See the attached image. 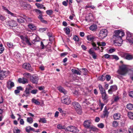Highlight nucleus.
Wrapping results in <instances>:
<instances>
[{
	"label": "nucleus",
	"instance_id": "obj_57",
	"mask_svg": "<svg viewBox=\"0 0 133 133\" xmlns=\"http://www.w3.org/2000/svg\"><path fill=\"white\" fill-rule=\"evenodd\" d=\"M73 39L75 41L78 42L79 41L78 37L76 36H74L73 37Z\"/></svg>",
	"mask_w": 133,
	"mask_h": 133
},
{
	"label": "nucleus",
	"instance_id": "obj_50",
	"mask_svg": "<svg viewBox=\"0 0 133 133\" xmlns=\"http://www.w3.org/2000/svg\"><path fill=\"white\" fill-rule=\"evenodd\" d=\"M129 133H133V127L131 126L128 129Z\"/></svg>",
	"mask_w": 133,
	"mask_h": 133
},
{
	"label": "nucleus",
	"instance_id": "obj_4",
	"mask_svg": "<svg viewBox=\"0 0 133 133\" xmlns=\"http://www.w3.org/2000/svg\"><path fill=\"white\" fill-rule=\"evenodd\" d=\"M72 104L77 112L79 114H81L82 112L81 107L79 103L74 102L72 103Z\"/></svg>",
	"mask_w": 133,
	"mask_h": 133
},
{
	"label": "nucleus",
	"instance_id": "obj_14",
	"mask_svg": "<svg viewBox=\"0 0 133 133\" xmlns=\"http://www.w3.org/2000/svg\"><path fill=\"white\" fill-rule=\"evenodd\" d=\"M18 81L20 83L25 84L28 83V79L24 77L22 78H19L18 79Z\"/></svg>",
	"mask_w": 133,
	"mask_h": 133
},
{
	"label": "nucleus",
	"instance_id": "obj_12",
	"mask_svg": "<svg viewBox=\"0 0 133 133\" xmlns=\"http://www.w3.org/2000/svg\"><path fill=\"white\" fill-rule=\"evenodd\" d=\"M91 122L90 120H86L84 122L83 125L86 128H89L91 125Z\"/></svg>",
	"mask_w": 133,
	"mask_h": 133
},
{
	"label": "nucleus",
	"instance_id": "obj_9",
	"mask_svg": "<svg viewBox=\"0 0 133 133\" xmlns=\"http://www.w3.org/2000/svg\"><path fill=\"white\" fill-rule=\"evenodd\" d=\"M23 68L31 72L33 70V69L31 67L30 65L28 63H24L22 66Z\"/></svg>",
	"mask_w": 133,
	"mask_h": 133
},
{
	"label": "nucleus",
	"instance_id": "obj_41",
	"mask_svg": "<svg viewBox=\"0 0 133 133\" xmlns=\"http://www.w3.org/2000/svg\"><path fill=\"white\" fill-rule=\"evenodd\" d=\"M35 5L37 6L38 8L42 9L43 6V5L42 4H39L38 3H36Z\"/></svg>",
	"mask_w": 133,
	"mask_h": 133
},
{
	"label": "nucleus",
	"instance_id": "obj_56",
	"mask_svg": "<svg viewBox=\"0 0 133 133\" xmlns=\"http://www.w3.org/2000/svg\"><path fill=\"white\" fill-rule=\"evenodd\" d=\"M38 90L37 89H34L32 90L31 92V93L33 94H36L37 93Z\"/></svg>",
	"mask_w": 133,
	"mask_h": 133
},
{
	"label": "nucleus",
	"instance_id": "obj_53",
	"mask_svg": "<svg viewBox=\"0 0 133 133\" xmlns=\"http://www.w3.org/2000/svg\"><path fill=\"white\" fill-rule=\"evenodd\" d=\"M98 127L100 128H103L104 127V125L102 123H101L97 125Z\"/></svg>",
	"mask_w": 133,
	"mask_h": 133
},
{
	"label": "nucleus",
	"instance_id": "obj_45",
	"mask_svg": "<svg viewBox=\"0 0 133 133\" xmlns=\"http://www.w3.org/2000/svg\"><path fill=\"white\" fill-rule=\"evenodd\" d=\"M15 57L17 58H19L21 56V55L20 53H15Z\"/></svg>",
	"mask_w": 133,
	"mask_h": 133
},
{
	"label": "nucleus",
	"instance_id": "obj_38",
	"mask_svg": "<svg viewBox=\"0 0 133 133\" xmlns=\"http://www.w3.org/2000/svg\"><path fill=\"white\" fill-rule=\"evenodd\" d=\"M64 30L67 34H69L70 32L69 29L68 28H65L64 29Z\"/></svg>",
	"mask_w": 133,
	"mask_h": 133
},
{
	"label": "nucleus",
	"instance_id": "obj_15",
	"mask_svg": "<svg viewBox=\"0 0 133 133\" xmlns=\"http://www.w3.org/2000/svg\"><path fill=\"white\" fill-rule=\"evenodd\" d=\"M25 130L26 132L29 133L31 131H34L35 129L30 126H27L25 127Z\"/></svg>",
	"mask_w": 133,
	"mask_h": 133
},
{
	"label": "nucleus",
	"instance_id": "obj_7",
	"mask_svg": "<svg viewBox=\"0 0 133 133\" xmlns=\"http://www.w3.org/2000/svg\"><path fill=\"white\" fill-rule=\"evenodd\" d=\"M66 129L70 132H78L79 131V130L77 128L71 125L68 127L66 128Z\"/></svg>",
	"mask_w": 133,
	"mask_h": 133
},
{
	"label": "nucleus",
	"instance_id": "obj_2",
	"mask_svg": "<svg viewBox=\"0 0 133 133\" xmlns=\"http://www.w3.org/2000/svg\"><path fill=\"white\" fill-rule=\"evenodd\" d=\"M119 69L118 70V73L122 75H125L128 72V69L126 66L124 65H122L119 67Z\"/></svg>",
	"mask_w": 133,
	"mask_h": 133
},
{
	"label": "nucleus",
	"instance_id": "obj_24",
	"mask_svg": "<svg viewBox=\"0 0 133 133\" xmlns=\"http://www.w3.org/2000/svg\"><path fill=\"white\" fill-rule=\"evenodd\" d=\"M89 129H91L90 131H92L94 132H97L98 131V129L92 125H91Z\"/></svg>",
	"mask_w": 133,
	"mask_h": 133
},
{
	"label": "nucleus",
	"instance_id": "obj_54",
	"mask_svg": "<svg viewBox=\"0 0 133 133\" xmlns=\"http://www.w3.org/2000/svg\"><path fill=\"white\" fill-rule=\"evenodd\" d=\"M47 28H41L39 30V31L41 32H42L45 31Z\"/></svg>",
	"mask_w": 133,
	"mask_h": 133
},
{
	"label": "nucleus",
	"instance_id": "obj_8",
	"mask_svg": "<svg viewBox=\"0 0 133 133\" xmlns=\"http://www.w3.org/2000/svg\"><path fill=\"white\" fill-rule=\"evenodd\" d=\"M127 39L129 43H133V34L127 31Z\"/></svg>",
	"mask_w": 133,
	"mask_h": 133
},
{
	"label": "nucleus",
	"instance_id": "obj_16",
	"mask_svg": "<svg viewBox=\"0 0 133 133\" xmlns=\"http://www.w3.org/2000/svg\"><path fill=\"white\" fill-rule=\"evenodd\" d=\"M58 90L61 92L63 93L64 94H65L67 93V91L62 87L61 86H59L57 87Z\"/></svg>",
	"mask_w": 133,
	"mask_h": 133
},
{
	"label": "nucleus",
	"instance_id": "obj_44",
	"mask_svg": "<svg viewBox=\"0 0 133 133\" xmlns=\"http://www.w3.org/2000/svg\"><path fill=\"white\" fill-rule=\"evenodd\" d=\"M46 13L48 15H50L53 13V11L51 10H48L46 11Z\"/></svg>",
	"mask_w": 133,
	"mask_h": 133
},
{
	"label": "nucleus",
	"instance_id": "obj_3",
	"mask_svg": "<svg viewBox=\"0 0 133 133\" xmlns=\"http://www.w3.org/2000/svg\"><path fill=\"white\" fill-rule=\"evenodd\" d=\"M108 33V32L106 29H101L100 31L98 37L100 39H103L106 37Z\"/></svg>",
	"mask_w": 133,
	"mask_h": 133
},
{
	"label": "nucleus",
	"instance_id": "obj_40",
	"mask_svg": "<svg viewBox=\"0 0 133 133\" xmlns=\"http://www.w3.org/2000/svg\"><path fill=\"white\" fill-rule=\"evenodd\" d=\"M110 89L113 91H115L117 89V87L116 85L111 86L110 87Z\"/></svg>",
	"mask_w": 133,
	"mask_h": 133
},
{
	"label": "nucleus",
	"instance_id": "obj_29",
	"mask_svg": "<svg viewBox=\"0 0 133 133\" xmlns=\"http://www.w3.org/2000/svg\"><path fill=\"white\" fill-rule=\"evenodd\" d=\"M29 28L32 30H34L36 29V27L33 24H29L28 25Z\"/></svg>",
	"mask_w": 133,
	"mask_h": 133
},
{
	"label": "nucleus",
	"instance_id": "obj_23",
	"mask_svg": "<svg viewBox=\"0 0 133 133\" xmlns=\"http://www.w3.org/2000/svg\"><path fill=\"white\" fill-rule=\"evenodd\" d=\"M97 28L96 25L93 24L91 25L89 28L90 30L92 31H95L96 30Z\"/></svg>",
	"mask_w": 133,
	"mask_h": 133
},
{
	"label": "nucleus",
	"instance_id": "obj_25",
	"mask_svg": "<svg viewBox=\"0 0 133 133\" xmlns=\"http://www.w3.org/2000/svg\"><path fill=\"white\" fill-rule=\"evenodd\" d=\"M101 94H102V99L104 100H105L107 99L108 96L106 94V92Z\"/></svg>",
	"mask_w": 133,
	"mask_h": 133
},
{
	"label": "nucleus",
	"instance_id": "obj_42",
	"mask_svg": "<svg viewBox=\"0 0 133 133\" xmlns=\"http://www.w3.org/2000/svg\"><path fill=\"white\" fill-rule=\"evenodd\" d=\"M75 96H78L81 94L80 92L77 90H75L73 92Z\"/></svg>",
	"mask_w": 133,
	"mask_h": 133
},
{
	"label": "nucleus",
	"instance_id": "obj_18",
	"mask_svg": "<svg viewBox=\"0 0 133 133\" xmlns=\"http://www.w3.org/2000/svg\"><path fill=\"white\" fill-rule=\"evenodd\" d=\"M9 26L12 27H15L17 25L16 22L14 21L11 20L9 22Z\"/></svg>",
	"mask_w": 133,
	"mask_h": 133
},
{
	"label": "nucleus",
	"instance_id": "obj_31",
	"mask_svg": "<svg viewBox=\"0 0 133 133\" xmlns=\"http://www.w3.org/2000/svg\"><path fill=\"white\" fill-rule=\"evenodd\" d=\"M13 130L14 133H20L21 132L20 130L17 127H14Z\"/></svg>",
	"mask_w": 133,
	"mask_h": 133
},
{
	"label": "nucleus",
	"instance_id": "obj_39",
	"mask_svg": "<svg viewBox=\"0 0 133 133\" xmlns=\"http://www.w3.org/2000/svg\"><path fill=\"white\" fill-rule=\"evenodd\" d=\"M23 75L25 77L28 78H29V77H30L31 76H30V73L28 72H26L25 73L23 74Z\"/></svg>",
	"mask_w": 133,
	"mask_h": 133
},
{
	"label": "nucleus",
	"instance_id": "obj_35",
	"mask_svg": "<svg viewBox=\"0 0 133 133\" xmlns=\"http://www.w3.org/2000/svg\"><path fill=\"white\" fill-rule=\"evenodd\" d=\"M64 126H62L61 124H58L57 126V128L58 129H64Z\"/></svg>",
	"mask_w": 133,
	"mask_h": 133
},
{
	"label": "nucleus",
	"instance_id": "obj_32",
	"mask_svg": "<svg viewBox=\"0 0 133 133\" xmlns=\"http://www.w3.org/2000/svg\"><path fill=\"white\" fill-rule=\"evenodd\" d=\"M35 38L33 39L32 41V42L33 43H34L35 42H38L39 41V38L38 36H37L36 35H35Z\"/></svg>",
	"mask_w": 133,
	"mask_h": 133
},
{
	"label": "nucleus",
	"instance_id": "obj_11",
	"mask_svg": "<svg viewBox=\"0 0 133 133\" xmlns=\"http://www.w3.org/2000/svg\"><path fill=\"white\" fill-rule=\"evenodd\" d=\"M20 37L23 42H25L28 45L30 46L31 45V43L30 42L29 39L27 36L24 37L23 36H21Z\"/></svg>",
	"mask_w": 133,
	"mask_h": 133
},
{
	"label": "nucleus",
	"instance_id": "obj_47",
	"mask_svg": "<svg viewBox=\"0 0 133 133\" xmlns=\"http://www.w3.org/2000/svg\"><path fill=\"white\" fill-rule=\"evenodd\" d=\"M46 50L48 52L51 51V46L49 45H47L46 47Z\"/></svg>",
	"mask_w": 133,
	"mask_h": 133
},
{
	"label": "nucleus",
	"instance_id": "obj_60",
	"mask_svg": "<svg viewBox=\"0 0 133 133\" xmlns=\"http://www.w3.org/2000/svg\"><path fill=\"white\" fill-rule=\"evenodd\" d=\"M20 124L22 125H23L24 124V121L23 119H21L19 121Z\"/></svg>",
	"mask_w": 133,
	"mask_h": 133
},
{
	"label": "nucleus",
	"instance_id": "obj_43",
	"mask_svg": "<svg viewBox=\"0 0 133 133\" xmlns=\"http://www.w3.org/2000/svg\"><path fill=\"white\" fill-rule=\"evenodd\" d=\"M97 44L99 46H104L106 45V43L104 42H97Z\"/></svg>",
	"mask_w": 133,
	"mask_h": 133
},
{
	"label": "nucleus",
	"instance_id": "obj_62",
	"mask_svg": "<svg viewBox=\"0 0 133 133\" xmlns=\"http://www.w3.org/2000/svg\"><path fill=\"white\" fill-rule=\"evenodd\" d=\"M129 95L130 97H133V91H130Z\"/></svg>",
	"mask_w": 133,
	"mask_h": 133
},
{
	"label": "nucleus",
	"instance_id": "obj_63",
	"mask_svg": "<svg viewBox=\"0 0 133 133\" xmlns=\"http://www.w3.org/2000/svg\"><path fill=\"white\" fill-rule=\"evenodd\" d=\"M59 114V112L58 111H56L54 117H55L57 118L58 117Z\"/></svg>",
	"mask_w": 133,
	"mask_h": 133
},
{
	"label": "nucleus",
	"instance_id": "obj_61",
	"mask_svg": "<svg viewBox=\"0 0 133 133\" xmlns=\"http://www.w3.org/2000/svg\"><path fill=\"white\" fill-rule=\"evenodd\" d=\"M2 9L4 10L6 12H8V8L4 6H2Z\"/></svg>",
	"mask_w": 133,
	"mask_h": 133
},
{
	"label": "nucleus",
	"instance_id": "obj_10",
	"mask_svg": "<svg viewBox=\"0 0 133 133\" xmlns=\"http://www.w3.org/2000/svg\"><path fill=\"white\" fill-rule=\"evenodd\" d=\"M39 78L38 76H33L30 77L31 82L33 83L37 84L38 83Z\"/></svg>",
	"mask_w": 133,
	"mask_h": 133
},
{
	"label": "nucleus",
	"instance_id": "obj_48",
	"mask_svg": "<svg viewBox=\"0 0 133 133\" xmlns=\"http://www.w3.org/2000/svg\"><path fill=\"white\" fill-rule=\"evenodd\" d=\"M105 78H106V79L107 81H109L111 79V77L109 75H107L105 76Z\"/></svg>",
	"mask_w": 133,
	"mask_h": 133
},
{
	"label": "nucleus",
	"instance_id": "obj_51",
	"mask_svg": "<svg viewBox=\"0 0 133 133\" xmlns=\"http://www.w3.org/2000/svg\"><path fill=\"white\" fill-rule=\"evenodd\" d=\"M118 122L116 121H114L112 123V125L114 127H116L118 125Z\"/></svg>",
	"mask_w": 133,
	"mask_h": 133
},
{
	"label": "nucleus",
	"instance_id": "obj_1",
	"mask_svg": "<svg viewBox=\"0 0 133 133\" xmlns=\"http://www.w3.org/2000/svg\"><path fill=\"white\" fill-rule=\"evenodd\" d=\"M114 33V36L115 39L114 42L118 46H120L123 42L122 37L124 36V33L122 29H120L115 31Z\"/></svg>",
	"mask_w": 133,
	"mask_h": 133
},
{
	"label": "nucleus",
	"instance_id": "obj_52",
	"mask_svg": "<svg viewBox=\"0 0 133 133\" xmlns=\"http://www.w3.org/2000/svg\"><path fill=\"white\" fill-rule=\"evenodd\" d=\"M99 79L100 81H103L105 79V76L103 75H102L101 76L99 77Z\"/></svg>",
	"mask_w": 133,
	"mask_h": 133
},
{
	"label": "nucleus",
	"instance_id": "obj_46",
	"mask_svg": "<svg viewBox=\"0 0 133 133\" xmlns=\"http://www.w3.org/2000/svg\"><path fill=\"white\" fill-rule=\"evenodd\" d=\"M16 17V15L12 13L11 12L9 11V17Z\"/></svg>",
	"mask_w": 133,
	"mask_h": 133
},
{
	"label": "nucleus",
	"instance_id": "obj_6",
	"mask_svg": "<svg viewBox=\"0 0 133 133\" xmlns=\"http://www.w3.org/2000/svg\"><path fill=\"white\" fill-rule=\"evenodd\" d=\"M61 101L62 103H63L68 105L70 104L71 100L70 99L69 97L66 95L62 98Z\"/></svg>",
	"mask_w": 133,
	"mask_h": 133
},
{
	"label": "nucleus",
	"instance_id": "obj_19",
	"mask_svg": "<svg viewBox=\"0 0 133 133\" xmlns=\"http://www.w3.org/2000/svg\"><path fill=\"white\" fill-rule=\"evenodd\" d=\"M91 99L90 98H88V99H85L84 101L83 102V103L84 104H86L88 105L91 103Z\"/></svg>",
	"mask_w": 133,
	"mask_h": 133
},
{
	"label": "nucleus",
	"instance_id": "obj_36",
	"mask_svg": "<svg viewBox=\"0 0 133 133\" xmlns=\"http://www.w3.org/2000/svg\"><path fill=\"white\" fill-rule=\"evenodd\" d=\"M128 116L130 118L133 119V113L130 112H129Z\"/></svg>",
	"mask_w": 133,
	"mask_h": 133
},
{
	"label": "nucleus",
	"instance_id": "obj_37",
	"mask_svg": "<svg viewBox=\"0 0 133 133\" xmlns=\"http://www.w3.org/2000/svg\"><path fill=\"white\" fill-rule=\"evenodd\" d=\"M39 122H41L42 123H44L46 122V120L45 118H40Z\"/></svg>",
	"mask_w": 133,
	"mask_h": 133
},
{
	"label": "nucleus",
	"instance_id": "obj_33",
	"mask_svg": "<svg viewBox=\"0 0 133 133\" xmlns=\"http://www.w3.org/2000/svg\"><path fill=\"white\" fill-rule=\"evenodd\" d=\"M127 108L129 110H132L133 109V105L130 103L128 104L127 105Z\"/></svg>",
	"mask_w": 133,
	"mask_h": 133
},
{
	"label": "nucleus",
	"instance_id": "obj_17",
	"mask_svg": "<svg viewBox=\"0 0 133 133\" xmlns=\"http://www.w3.org/2000/svg\"><path fill=\"white\" fill-rule=\"evenodd\" d=\"M121 115L119 113L115 114L113 115L114 118L115 120L119 119L120 118Z\"/></svg>",
	"mask_w": 133,
	"mask_h": 133
},
{
	"label": "nucleus",
	"instance_id": "obj_34",
	"mask_svg": "<svg viewBox=\"0 0 133 133\" xmlns=\"http://www.w3.org/2000/svg\"><path fill=\"white\" fill-rule=\"evenodd\" d=\"M27 121L29 123H32L33 121V120L31 117H27Z\"/></svg>",
	"mask_w": 133,
	"mask_h": 133
},
{
	"label": "nucleus",
	"instance_id": "obj_64",
	"mask_svg": "<svg viewBox=\"0 0 133 133\" xmlns=\"http://www.w3.org/2000/svg\"><path fill=\"white\" fill-rule=\"evenodd\" d=\"M68 3L66 1H64L63 2L62 4L63 5H64L65 6H66L68 5Z\"/></svg>",
	"mask_w": 133,
	"mask_h": 133
},
{
	"label": "nucleus",
	"instance_id": "obj_21",
	"mask_svg": "<svg viewBox=\"0 0 133 133\" xmlns=\"http://www.w3.org/2000/svg\"><path fill=\"white\" fill-rule=\"evenodd\" d=\"M98 87L100 91L101 94H102L106 92L105 90L103 88L101 85L99 84L98 85Z\"/></svg>",
	"mask_w": 133,
	"mask_h": 133
},
{
	"label": "nucleus",
	"instance_id": "obj_20",
	"mask_svg": "<svg viewBox=\"0 0 133 133\" xmlns=\"http://www.w3.org/2000/svg\"><path fill=\"white\" fill-rule=\"evenodd\" d=\"M95 38V37L91 35H89L87 36V39L89 41H93Z\"/></svg>",
	"mask_w": 133,
	"mask_h": 133
},
{
	"label": "nucleus",
	"instance_id": "obj_5",
	"mask_svg": "<svg viewBox=\"0 0 133 133\" xmlns=\"http://www.w3.org/2000/svg\"><path fill=\"white\" fill-rule=\"evenodd\" d=\"M121 54V57L126 59L130 60L133 59V55L124 52H122Z\"/></svg>",
	"mask_w": 133,
	"mask_h": 133
},
{
	"label": "nucleus",
	"instance_id": "obj_13",
	"mask_svg": "<svg viewBox=\"0 0 133 133\" xmlns=\"http://www.w3.org/2000/svg\"><path fill=\"white\" fill-rule=\"evenodd\" d=\"M31 88H32V87L30 85L28 88H26L22 96L23 97L25 96L26 97H28L30 94L29 90H31Z\"/></svg>",
	"mask_w": 133,
	"mask_h": 133
},
{
	"label": "nucleus",
	"instance_id": "obj_27",
	"mask_svg": "<svg viewBox=\"0 0 133 133\" xmlns=\"http://www.w3.org/2000/svg\"><path fill=\"white\" fill-rule=\"evenodd\" d=\"M34 11H35L37 14L39 15H42L43 13V12L39 10L38 9H35L34 10Z\"/></svg>",
	"mask_w": 133,
	"mask_h": 133
},
{
	"label": "nucleus",
	"instance_id": "obj_59",
	"mask_svg": "<svg viewBox=\"0 0 133 133\" xmlns=\"http://www.w3.org/2000/svg\"><path fill=\"white\" fill-rule=\"evenodd\" d=\"M112 56L114 59H115L116 60H118L119 59V58L118 57L117 55H112Z\"/></svg>",
	"mask_w": 133,
	"mask_h": 133
},
{
	"label": "nucleus",
	"instance_id": "obj_58",
	"mask_svg": "<svg viewBox=\"0 0 133 133\" xmlns=\"http://www.w3.org/2000/svg\"><path fill=\"white\" fill-rule=\"evenodd\" d=\"M104 104H103V103H101L100 101L99 102V106L100 107V108L101 109V110H102Z\"/></svg>",
	"mask_w": 133,
	"mask_h": 133
},
{
	"label": "nucleus",
	"instance_id": "obj_49",
	"mask_svg": "<svg viewBox=\"0 0 133 133\" xmlns=\"http://www.w3.org/2000/svg\"><path fill=\"white\" fill-rule=\"evenodd\" d=\"M24 16L25 17V20L26 21L29 22H30L32 21L31 19L30 18L27 17L26 16Z\"/></svg>",
	"mask_w": 133,
	"mask_h": 133
},
{
	"label": "nucleus",
	"instance_id": "obj_28",
	"mask_svg": "<svg viewBox=\"0 0 133 133\" xmlns=\"http://www.w3.org/2000/svg\"><path fill=\"white\" fill-rule=\"evenodd\" d=\"M20 18L17 19V21L19 23H23L24 22L25 17L23 18L22 17L20 16Z\"/></svg>",
	"mask_w": 133,
	"mask_h": 133
},
{
	"label": "nucleus",
	"instance_id": "obj_30",
	"mask_svg": "<svg viewBox=\"0 0 133 133\" xmlns=\"http://www.w3.org/2000/svg\"><path fill=\"white\" fill-rule=\"evenodd\" d=\"M9 89H11L15 86L14 83L10 81H9Z\"/></svg>",
	"mask_w": 133,
	"mask_h": 133
},
{
	"label": "nucleus",
	"instance_id": "obj_55",
	"mask_svg": "<svg viewBox=\"0 0 133 133\" xmlns=\"http://www.w3.org/2000/svg\"><path fill=\"white\" fill-rule=\"evenodd\" d=\"M88 52L89 54L91 55H92L95 53L94 52L93 49L92 48H91L89 51H88Z\"/></svg>",
	"mask_w": 133,
	"mask_h": 133
},
{
	"label": "nucleus",
	"instance_id": "obj_26",
	"mask_svg": "<svg viewBox=\"0 0 133 133\" xmlns=\"http://www.w3.org/2000/svg\"><path fill=\"white\" fill-rule=\"evenodd\" d=\"M31 101L32 103L37 105H39L40 104L39 102L37 100L35 99L34 98H33L32 99Z\"/></svg>",
	"mask_w": 133,
	"mask_h": 133
},
{
	"label": "nucleus",
	"instance_id": "obj_22",
	"mask_svg": "<svg viewBox=\"0 0 133 133\" xmlns=\"http://www.w3.org/2000/svg\"><path fill=\"white\" fill-rule=\"evenodd\" d=\"M109 112L107 109V108L106 107L104 108V110L103 111V115L105 117H107L108 116L109 114Z\"/></svg>",
	"mask_w": 133,
	"mask_h": 133
}]
</instances>
